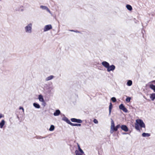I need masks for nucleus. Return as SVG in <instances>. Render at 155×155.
<instances>
[{
	"label": "nucleus",
	"mask_w": 155,
	"mask_h": 155,
	"mask_svg": "<svg viewBox=\"0 0 155 155\" xmlns=\"http://www.w3.org/2000/svg\"><path fill=\"white\" fill-rule=\"evenodd\" d=\"M32 24L31 23L28 24L25 27L24 30L25 33L31 34L32 32Z\"/></svg>",
	"instance_id": "nucleus-1"
},
{
	"label": "nucleus",
	"mask_w": 155,
	"mask_h": 155,
	"mask_svg": "<svg viewBox=\"0 0 155 155\" xmlns=\"http://www.w3.org/2000/svg\"><path fill=\"white\" fill-rule=\"evenodd\" d=\"M136 122L141 127L145 128V126L143 121L141 119H137L136 120Z\"/></svg>",
	"instance_id": "nucleus-2"
},
{
	"label": "nucleus",
	"mask_w": 155,
	"mask_h": 155,
	"mask_svg": "<svg viewBox=\"0 0 155 155\" xmlns=\"http://www.w3.org/2000/svg\"><path fill=\"white\" fill-rule=\"evenodd\" d=\"M115 68V66L114 65L112 64L111 65H109V66L107 68V71L108 72H109L111 71H113Z\"/></svg>",
	"instance_id": "nucleus-3"
},
{
	"label": "nucleus",
	"mask_w": 155,
	"mask_h": 155,
	"mask_svg": "<svg viewBox=\"0 0 155 155\" xmlns=\"http://www.w3.org/2000/svg\"><path fill=\"white\" fill-rule=\"evenodd\" d=\"M52 28V26L51 25H45L44 29V32L47 31L51 29Z\"/></svg>",
	"instance_id": "nucleus-4"
},
{
	"label": "nucleus",
	"mask_w": 155,
	"mask_h": 155,
	"mask_svg": "<svg viewBox=\"0 0 155 155\" xmlns=\"http://www.w3.org/2000/svg\"><path fill=\"white\" fill-rule=\"evenodd\" d=\"M119 108L120 109L122 110L123 111L127 113L128 111L127 110L123 104H121L119 106Z\"/></svg>",
	"instance_id": "nucleus-5"
},
{
	"label": "nucleus",
	"mask_w": 155,
	"mask_h": 155,
	"mask_svg": "<svg viewBox=\"0 0 155 155\" xmlns=\"http://www.w3.org/2000/svg\"><path fill=\"white\" fill-rule=\"evenodd\" d=\"M71 120L72 122H76L78 123H81L82 122V121L81 120L75 118H71Z\"/></svg>",
	"instance_id": "nucleus-6"
},
{
	"label": "nucleus",
	"mask_w": 155,
	"mask_h": 155,
	"mask_svg": "<svg viewBox=\"0 0 155 155\" xmlns=\"http://www.w3.org/2000/svg\"><path fill=\"white\" fill-rule=\"evenodd\" d=\"M120 127L122 130L125 132H127L128 130L127 127L125 125H122Z\"/></svg>",
	"instance_id": "nucleus-7"
},
{
	"label": "nucleus",
	"mask_w": 155,
	"mask_h": 155,
	"mask_svg": "<svg viewBox=\"0 0 155 155\" xmlns=\"http://www.w3.org/2000/svg\"><path fill=\"white\" fill-rule=\"evenodd\" d=\"M101 64L105 68H107L109 65V63L106 61H103L101 63Z\"/></svg>",
	"instance_id": "nucleus-8"
},
{
	"label": "nucleus",
	"mask_w": 155,
	"mask_h": 155,
	"mask_svg": "<svg viewBox=\"0 0 155 155\" xmlns=\"http://www.w3.org/2000/svg\"><path fill=\"white\" fill-rule=\"evenodd\" d=\"M62 120L66 122L68 124L70 125L71 122L68 119L65 117L62 118Z\"/></svg>",
	"instance_id": "nucleus-9"
},
{
	"label": "nucleus",
	"mask_w": 155,
	"mask_h": 155,
	"mask_svg": "<svg viewBox=\"0 0 155 155\" xmlns=\"http://www.w3.org/2000/svg\"><path fill=\"white\" fill-rule=\"evenodd\" d=\"M61 113L60 110H56L55 111L53 115L54 116H58Z\"/></svg>",
	"instance_id": "nucleus-10"
},
{
	"label": "nucleus",
	"mask_w": 155,
	"mask_h": 155,
	"mask_svg": "<svg viewBox=\"0 0 155 155\" xmlns=\"http://www.w3.org/2000/svg\"><path fill=\"white\" fill-rule=\"evenodd\" d=\"M54 77L53 75H51L48 77H47L45 78L46 81H48L52 79Z\"/></svg>",
	"instance_id": "nucleus-11"
},
{
	"label": "nucleus",
	"mask_w": 155,
	"mask_h": 155,
	"mask_svg": "<svg viewBox=\"0 0 155 155\" xmlns=\"http://www.w3.org/2000/svg\"><path fill=\"white\" fill-rule=\"evenodd\" d=\"M77 144L78 149V151L80 153H84V152L83 150L80 148L79 145L78 143H77Z\"/></svg>",
	"instance_id": "nucleus-12"
},
{
	"label": "nucleus",
	"mask_w": 155,
	"mask_h": 155,
	"mask_svg": "<svg viewBox=\"0 0 155 155\" xmlns=\"http://www.w3.org/2000/svg\"><path fill=\"white\" fill-rule=\"evenodd\" d=\"M115 125L114 123V121L112 119H111V127L110 129H111L113 130L114 128Z\"/></svg>",
	"instance_id": "nucleus-13"
},
{
	"label": "nucleus",
	"mask_w": 155,
	"mask_h": 155,
	"mask_svg": "<svg viewBox=\"0 0 155 155\" xmlns=\"http://www.w3.org/2000/svg\"><path fill=\"white\" fill-rule=\"evenodd\" d=\"M38 99L40 101L42 102H45L44 100L43 96L41 95H40L38 96Z\"/></svg>",
	"instance_id": "nucleus-14"
},
{
	"label": "nucleus",
	"mask_w": 155,
	"mask_h": 155,
	"mask_svg": "<svg viewBox=\"0 0 155 155\" xmlns=\"http://www.w3.org/2000/svg\"><path fill=\"white\" fill-rule=\"evenodd\" d=\"M5 124V121L4 120H2L0 123V128H2Z\"/></svg>",
	"instance_id": "nucleus-15"
},
{
	"label": "nucleus",
	"mask_w": 155,
	"mask_h": 155,
	"mask_svg": "<svg viewBox=\"0 0 155 155\" xmlns=\"http://www.w3.org/2000/svg\"><path fill=\"white\" fill-rule=\"evenodd\" d=\"M33 105L36 108H39L40 107V105L38 103H33Z\"/></svg>",
	"instance_id": "nucleus-16"
},
{
	"label": "nucleus",
	"mask_w": 155,
	"mask_h": 155,
	"mask_svg": "<svg viewBox=\"0 0 155 155\" xmlns=\"http://www.w3.org/2000/svg\"><path fill=\"white\" fill-rule=\"evenodd\" d=\"M112 108V105L111 103H110V104L109 106V115H110L111 114V109Z\"/></svg>",
	"instance_id": "nucleus-17"
},
{
	"label": "nucleus",
	"mask_w": 155,
	"mask_h": 155,
	"mask_svg": "<svg viewBox=\"0 0 155 155\" xmlns=\"http://www.w3.org/2000/svg\"><path fill=\"white\" fill-rule=\"evenodd\" d=\"M149 87L155 92V85L153 84H150L149 85Z\"/></svg>",
	"instance_id": "nucleus-18"
},
{
	"label": "nucleus",
	"mask_w": 155,
	"mask_h": 155,
	"mask_svg": "<svg viewBox=\"0 0 155 155\" xmlns=\"http://www.w3.org/2000/svg\"><path fill=\"white\" fill-rule=\"evenodd\" d=\"M142 136L143 137H148L150 136V134L149 133H143L142 134Z\"/></svg>",
	"instance_id": "nucleus-19"
},
{
	"label": "nucleus",
	"mask_w": 155,
	"mask_h": 155,
	"mask_svg": "<svg viewBox=\"0 0 155 155\" xmlns=\"http://www.w3.org/2000/svg\"><path fill=\"white\" fill-rule=\"evenodd\" d=\"M121 126L120 124H118L115 127H114L113 130L116 131Z\"/></svg>",
	"instance_id": "nucleus-20"
},
{
	"label": "nucleus",
	"mask_w": 155,
	"mask_h": 155,
	"mask_svg": "<svg viewBox=\"0 0 155 155\" xmlns=\"http://www.w3.org/2000/svg\"><path fill=\"white\" fill-rule=\"evenodd\" d=\"M150 98L152 101H153L155 99V93H153L151 94Z\"/></svg>",
	"instance_id": "nucleus-21"
},
{
	"label": "nucleus",
	"mask_w": 155,
	"mask_h": 155,
	"mask_svg": "<svg viewBox=\"0 0 155 155\" xmlns=\"http://www.w3.org/2000/svg\"><path fill=\"white\" fill-rule=\"evenodd\" d=\"M126 7L127 8L129 11H131L132 9V6L129 5H127L126 6Z\"/></svg>",
	"instance_id": "nucleus-22"
},
{
	"label": "nucleus",
	"mask_w": 155,
	"mask_h": 155,
	"mask_svg": "<svg viewBox=\"0 0 155 155\" xmlns=\"http://www.w3.org/2000/svg\"><path fill=\"white\" fill-rule=\"evenodd\" d=\"M70 125L72 126H80L81 125L80 124H73L71 122Z\"/></svg>",
	"instance_id": "nucleus-23"
},
{
	"label": "nucleus",
	"mask_w": 155,
	"mask_h": 155,
	"mask_svg": "<svg viewBox=\"0 0 155 155\" xmlns=\"http://www.w3.org/2000/svg\"><path fill=\"white\" fill-rule=\"evenodd\" d=\"M132 81L130 80H129L127 82V84L128 86H130L132 85Z\"/></svg>",
	"instance_id": "nucleus-24"
},
{
	"label": "nucleus",
	"mask_w": 155,
	"mask_h": 155,
	"mask_svg": "<svg viewBox=\"0 0 155 155\" xmlns=\"http://www.w3.org/2000/svg\"><path fill=\"white\" fill-rule=\"evenodd\" d=\"M75 155H84V153H80L78 151V150H76L75 151Z\"/></svg>",
	"instance_id": "nucleus-25"
},
{
	"label": "nucleus",
	"mask_w": 155,
	"mask_h": 155,
	"mask_svg": "<svg viewBox=\"0 0 155 155\" xmlns=\"http://www.w3.org/2000/svg\"><path fill=\"white\" fill-rule=\"evenodd\" d=\"M135 129L138 130L140 131V130L139 128V125L137 124L136 123L135 124Z\"/></svg>",
	"instance_id": "nucleus-26"
},
{
	"label": "nucleus",
	"mask_w": 155,
	"mask_h": 155,
	"mask_svg": "<svg viewBox=\"0 0 155 155\" xmlns=\"http://www.w3.org/2000/svg\"><path fill=\"white\" fill-rule=\"evenodd\" d=\"M54 125H51L50 126V127L49 129V130L50 131H52L54 130Z\"/></svg>",
	"instance_id": "nucleus-27"
},
{
	"label": "nucleus",
	"mask_w": 155,
	"mask_h": 155,
	"mask_svg": "<svg viewBox=\"0 0 155 155\" xmlns=\"http://www.w3.org/2000/svg\"><path fill=\"white\" fill-rule=\"evenodd\" d=\"M130 97H127L126 99V101L128 103L130 101Z\"/></svg>",
	"instance_id": "nucleus-28"
},
{
	"label": "nucleus",
	"mask_w": 155,
	"mask_h": 155,
	"mask_svg": "<svg viewBox=\"0 0 155 155\" xmlns=\"http://www.w3.org/2000/svg\"><path fill=\"white\" fill-rule=\"evenodd\" d=\"M69 31H71L77 33H80V32L78 30H69Z\"/></svg>",
	"instance_id": "nucleus-29"
},
{
	"label": "nucleus",
	"mask_w": 155,
	"mask_h": 155,
	"mask_svg": "<svg viewBox=\"0 0 155 155\" xmlns=\"http://www.w3.org/2000/svg\"><path fill=\"white\" fill-rule=\"evenodd\" d=\"M47 8V7L46 6H43V5H41L40 6V8H42V9H44V10H46Z\"/></svg>",
	"instance_id": "nucleus-30"
},
{
	"label": "nucleus",
	"mask_w": 155,
	"mask_h": 155,
	"mask_svg": "<svg viewBox=\"0 0 155 155\" xmlns=\"http://www.w3.org/2000/svg\"><path fill=\"white\" fill-rule=\"evenodd\" d=\"M111 101L114 102H115L116 101V99L115 97H112L111 98Z\"/></svg>",
	"instance_id": "nucleus-31"
},
{
	"label": "nucleus",
	"mask_w": 155,
	"mask_h": 155,
	"mask_svg": "<svg viewBox=\"0 0 155 155\" xmlns=\"http://www.w3.org/2000/svg\"><path fill=\"white\" fill-rule=\"evenodd\" d=\"M93 122H94L95 123V124H98V121H97V120L96 119H94V120H93Z\"/></svg>",
	"instance_id": "nucleus-32"
},
{
	"label": "nucleus",
	"mask_w": 155,
	"mask_h": 155,
	"mask_svg": "<svg viewBox=\"0 0 155 155\" xmlns=\"http://www.w3.org/2000/svg\"><path fill=\"white\" fill-rule=\"evenodd\" d=\"M45 137H42L41 136H39L37 137V139H41L45 138Z\"/></svg>",
	"instance_id": "nucleus-33"
},
{
	"label": "nucleus",
	"mask_w": 155,
	"mask_h": 155,
	"mask_svg": "<svg viewBox=\"0 0 155 155\" xmlns=\"http://www.w3.org/2000/svg\"><path fill=\"white\" fill-rule=\"evenodd\" d=\"M46 10L49 13H51V12L50 10L49 9V8L47 7L46 9Z\"/></svg>",
	"instance_id": "nucleus-34"
},
{
	"label": "nucleus",
	"mask_w": 155,
	"mask_h": 155,
	"mask_svg": "<svg viewBox=\"0 0 155 155\" xmlns=\"http://www.w3.org/2000/svg\"><path fill=\"white\" fill-rule=\"evenodd\" d=\"M4 117V115L0 113V119L2 117Z\"/></svg>",
	"instance_id": "nucleus-35"
},
{
	"label": "nucleus",
	"mask_w": 155,
	"mask_h": 155,
	"mask_svg": "<svg viewBox=\"0 0 155 155\" xmlns=\"http://www.w3.org/2000/svg\"><path fill=\"white\" fill-rule=\"evenodd\" d=\"M19 109H20V110L22 109L23 110V111H24V109L23 107H20Z\"/></svg>",
	"instance_id": "nucleus-36"
},
{
	"label": "nucleus",
	"mask_w": 155,
	"mask_h": 155,
	"mask_svg": "<svg viewBox=\"0 0 155 155\" xmlns=\"http://www.w3.org/2000/svg\"><path fill=\"white\" fill-rule=\"evenodd\" d=\"M113 131H114V130H111H111H110V133H111V134H112V133H113Z\"/></svg>",
	"instance_id": "nucleus-37"
},
{
	"label": "nucleus",
	"mask_w": 155,
	"mask_h": 155,
	"mask_svg": "<svg viewBox=\"0 0 155 155\" xmlns=\"http://www.w3.org/2000/svg\"><path fill=\"white\" fill-rule=\"evenodd\" d=\"M138 22V21L137 20H135V22L136 23H137V22Z\"/></svg>",
	"instance_id": "nucleus-38"
},
{
	"label": "nucleus",
	"mask_w": 155,
	"mask_h": 155,
	"mask_svg": "<svg viewBox=\"0 0 155 155\" xmlns=\"http://www.w3.org/2000/svg\"><path fill=\"white\" fill-rule=\"evenodd\" d=\"M123 134H126V133H123Z\"/></svg>",
	"instance_id": "nucleus-39"
},
{
	"label": "nucleus",
	"mask_w": 155,
	"mask_h": 155,
	"mask_svg": "<svg viewBox=\"0 0 155 155\" xmlns=\"http://www.w3.org/2000/svg\"><path fill=\"white\" fill-rule=\"evenodd\" d=\"M45 104H46L45 103V104H44V106H45Z\"/></svg>",
	"instance_id": "nucleus-40"
},
{
	"label": "nucleus",
	"mask_w": 155,
	"mask_h": 155,
	"mask_svg": "<svg viewBox=\"0 0 155 155\" xmlns=\"http://www.w3.org/2000/svg\"><path fill=\"white\" fill-rule=\"evenodd\" d=\"M153 82H155V81H153Z\"/></svg>",
	"instance_id": "nucleus-41"
},
{
	"label": "nucleus",
	"mask_w": 155,
	"mask_h": 155,
	"mask_svg": "<svg viewBox=\"0 0 155 155\" xmlns=\"http://www.w3.org/2000/svg\"><path fill=\"white\" fill-rule=\"evenodd\" d=\"M50 88H51V89H53V87H50Z\"/></svg>",
	"instance_id": "nucleus-42"
}]
</instances>
